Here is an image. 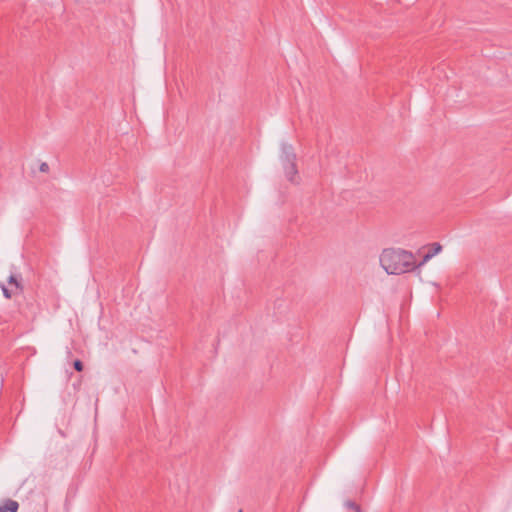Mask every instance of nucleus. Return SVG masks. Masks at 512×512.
Returning a JSON list of instances; mask_svg holds the SVG:
<instances>
[{
	"mask_svg": "<svg viewBox=\"0 0 512 512\" xmlns=\"http://www.w3.org/2000/svg\"><path fill=\"white\" fill-rule=\"evenodd\" d=\"M380 264L388 274L400 275L418 268L412 252L400 248L384 249Z\"/></svg>",
	"mask_w": 512,
	"mask_h": 512,
	"instance_id": "obj_1",
	"label": "nucleus"
},
{
	"mask_svg": "<svg viewBox=\"0 0 512 512\" xmlns=\"http://www.w3.org/2000/svg\"><path fill=\"white\" fill-rule=\"evenodd\" d=\"M280 160L286 177L290 182H294L298 170L296 166V154L291 144L285 142L281 144Z\"/></svg>",
	"mask_w": 512,
	"mask_h": 512,
	"instance_id": "obj_2",
	"label": "nucleus"
},
{
	"mask_svg": "<svg viewBox=\"0 0 512 512\" xmlns=\"http://www.w3.org/2000/svg\"><path fill=\"white\" fill-rule=\"evenodd\" d=\"M422 250L424 251V253H423L422 260L419 263H417L418 267L424 265L432 257L437 255L442 250V246L439 243L435 242L428 246L423 247L421 250H419V253H421Z\"/></svg>",
	"mask_w": 512,
	"mask_h": 512,
	"instance_id": "obj_3",
	"label": "nucleus"
},
{
	"mask_svg": "<svg viewBox=\"0 0 512 512\" xmlns=\"http://www.w3.org/2000/svg\"><path fill=\"white\" fill-rule=\"evenodd\" d=\"M21 281V276L14 273H11L8 277V284L13 286V289L18 293H22L24 290V286Z\"/></svg>",
	"mask_w": 512,
	"mask_h": 512,
	"instance_id": "obj_4",
	"label": "nucleus"
},
{
	"mask_svg": "<svg viewBox=\"0 0 512 512\" xmlns=\"http://www.w3.org/2000/svg\"><path fill=\"white\" fill-rule=\"evenodd\" d=\"M19 508V504L17 501L12 499H6L0 505V512H17Z\"/></svg>",
	"mask_w": 512,
	"mask_h": 512,
	"instance_id": "obj_5",
	"label": "nucleus"
},
{
	"mask_svg": "<svg viewBox=\"0 0 512 512\" xmlns=\"http://www.w3.org/2000/svg\"><path fill=\"white\" fill-rule=\"evenodd\" d=\"M1 285V290L3 292V295L5 298L7 299H11L13 297V295L15 294H19L18 292H16L14 289H9L6 285L4 284H0Z\"/></svg>",
	"mask_w": 512,
	"mask_h": 512,
	"instance_id": "obj_6",
	"label": "nucleus"
},
{
	"mask_svg": "<svg viewBox=\"0 0 512 512\" xmlns=\"http://www.w3.org/2000/svg\"><path fill=\"white\" fill-rule=\"evenodd\" d=\"M346 507L354 510L355 512H362L361 507L354 501H347L345 503Z\"/></svg>",
	"mask_w": 512,
	"mask_h": 512,
	"instance_id": "obj_7",
	"label": "nucleus"
},
{
	"mask_svg": "<svg viewBox=\"0 0 512 512\" xmlns=\"http://www.w3.org/2000/svg\"><path fill=\"white\" fill-rule=\"evenodd\" d=\"M73 368H74L76 371L81 372V371H83V369H84V364H83V362H82L80 359H75V360L73 361Z\"/></svg>",
	"mask_w": 512,
	"mask_h": 512,
	"instance_id": "obj_8",
	"label": "nucleus"
},
{
	"mask_svg": "<svg viewBox=\"0 0 512 512\" xmlns=\"http://www.w3.org/2000/svg\"><path fill=\"white\" fill-rule=\"evenodd\" d=\"M39 170L43 173H47L49 171V165L46 162H43L40 164Z\"/></svg>",
	"mask_w": 512,
	"mask_h": 512,
	"instance_id": "obj_9",
	"label": "nucleus"
}]
</instances>
